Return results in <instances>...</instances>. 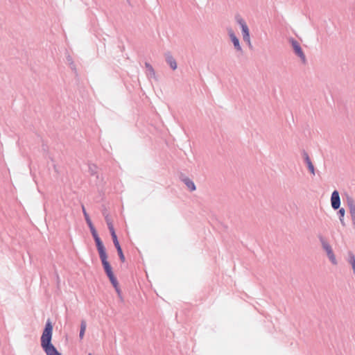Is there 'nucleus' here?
I'll list each match as a JSON object with an SVG mask.
<instances>
[{
	"label": "nucleus",
	"mask_w": 355,
	"mask_h": 355,
	"mask_svg": "<svg viewBox=\"0 0 355 355\" xmlns=\"http://www.w3.org/2000/svg\"><path fill=\"white\" fill-rule=\"evenodd\" d=\"M53 325L49 319L47 320L40 338L41 347L46 355H62L53 345Z\"/></svg>",
	"instance_id": "1"
},
{
	"label": "nucleus",
	"mask_w": 355,
	"mask_h": 355,
	"mask_svg": "<svg viewBox=\"0 0 355 355\" xmlns=\"http://www.w3.org/2000/svg\"><path fill=\"white\" fill-rule=\"evenodd\" d=\"M235 21L241 28L243 40L250 44V31L246 22L240 15H235Z\"/></svg>",
	"instance_id": "2"
},
{
	"label": "nucleus",
	"mask_w": 355,
	"mask_h": 355,
	"mask_svg": "<svg viewBox=\"0 0 355 355\" xmlns=\"http://www.w3.org/2000/svg\"><path fill=\"white\" fill-rule=\"evenodd\" d=\"M319 240L321 243L322 248L326 252L327 255L330 261L331 262V263L333 265H337L338 262L330 244L326 241V239L322 235L319 236Z\"/></svg>",
	"instance_id": "3"
},
{
	"label": "nucleus",
	"mask_w": 355,
	"mask_h": 355,
	"mask_svg": "<svg viewBox=\"0 0 355 355\" xmlns=\"http://www.w3.org/2000/svg\"><path fill=\"white\" fill-rule=\"evenodd\" d=\"M290 42L291 44V46L293 49L295 53L300 58V59L302 60V61L303 62H304L306 61V56H305L299 42L293 38H291L290 40Z\"/></svg>",
	"instance_id": "4"
},
{
	"label": "nucleus",
	"mask_w": 355,
	"mask_h": 355,
	"mask_svg": "<svg viewBox=\"0 0 355 355\" xmlns=\"http://www.w3.org/2000/svg\"><path fill=\"white\" fill-rule=\"evenodd\" d=\"M331 207L334 209H338L340 206V198L339 196V193L337 190H335L332 192L331 196Z\"/></svg>",
	"instance_id": "5"
},
{
	"label": "nucleus",
	"mask_w": 355,
	"mask_h": 355,
	"mask_svg": "<svg viewBox=\"0 0 355 355\" xmlns=\"http://www.w3.org/2000/svg\"><path fill=\"white\" fill-rule=\"evenodd\" d=\"M228 34L234 44L235 49L238 51H242V48L240 45L239 40L238 39V37L236 36L235 33L231 28L228 31Z\"/></svg>",
	"instance_id": "6"
},
{
	"label": "nucleus",
	"mask_w": 355,
	"mask_h": 355,
	"mask_svg": "<svg viewBox=\"0 0 355 355\" xmlns=\"http://www.w3.org/2000/svg\"><path fill=\"white\" fill-rule=\"evenodd\" d=\"M302 155H303V157L304 159L306 164H307L309 170L313 175H315V168L311 161V159H310L308 153L305 150H303Z\"/></svg>",
	"instance_id": "7"
},
{
	"label": "nucleus",
	"mask_w": 355,
	"mask_h": 355,
	"mask_svg": "<svg viewBox=\"0 0 355 355\" xmlns=\"http://www.w3.org/2000/svg\"><path fill=\"white\" fill-rule=\"evenodd\" d=\"M165 58H166V62H167V64L170 66V67L173 70H175L177 69V62H176L175 60L174 59V58L171 54V53L168 52V53H165Z\"/></svg>",
	"instance_id": "8"
},
{
	"label": "nucleus",
	"mask_w": 355,
	"mask_h": 355,
	"mask_svg": "<svg viewBox=\"0 0 355 355\" xmlns=\"http://www.w3.org/2000/svg\"><path fill=\"white\" fill-rule=\"evenodd\" d=\"M94 241L96 243V248H97V250H98V252L99 254V257L106 255L107 254H106L105 248L103 243L102 241L101 240V239L98 238L97 239H95Z\"/></svg>",
	"instance_id": "9"
},
{
	"label": "nucleus",
	"mask_w": 355,
	"mask_h": 355,
	"mask_svg": "<svg viewBox=\"0 0 355 355\" xmlns=\"http://www.w3.org/2000/svg\"><path fill=\"white\" fill-rule=\"evenodd\" d=\"M112 241H113L114 245L117 250L118 255L119 257L120 260L122 262H124L125 261V256L123 253V251H122L121 247L119 244V242L118 241V239H115L114 240H112Z\"/></svg>",
	"instance_id": "10"
},
{
	"label": "nucleus",
	"mask_w": 355,
	"mask_h": 355,
	"mask_svg": "<svg viewBox=\"0 0 355 355\" xmlns=\"http://www.w3.org/2000/svg\"><path fill=\"white\" fill-rule=\"evenodd\" d=\"M99 257H100L101 261L102 262V265H103V269H104L105 272H107V271L111 270L112 267H111L110 263L107 261V254L104 255V256Z\"/></svg>",
	"instance_id": "11"
},
{
	"label": "nucleus",
	"mask_w": 355,
	"mask_h": 355,
	"mask_svg": "<svg viewBox=\"0 0 355 355\" xmlns=\"http://www.w3.org/2000/svg\"><path fill=\"white\" fill-rule=\"evenodd\" d=\"M145 67L147 69V76L149 78H155V72L152 65L148 62H145Z\"/></svg>",
	"instance_id": "12"
},
{
	"label": "nucleus",
	"mask_w": 355,
	"mask_h": 355,
	"mask_svg": "<svg viewBox=\"0 0 355 355\" xmlns=\"http://www.w3.org/2000/svg\"><path fill=\"white\" fill-rule=\"evenodd\" d=\"M182 182L185 184V185L191 191H193L196 190V187L194 182L189 178H183Z\"/></svg>",
	"instance_id": "13"
},
{
	"label": "nucleus",
	"mask_w": 355,
	"mask_h": 355,
	"mask_svg": "<svg viewBox=\"0 0 355 355\" xmlns=\"http://www.w3.org/2000/svg\"><path fill=\"white\" fill-rule=\"evenodd\" d=\"M110 282L112 283V286L114 287L116 291L120 294V289L119 288V283H118V281L116 279V278L115 277V276H113L110 278H109Z\"/></svg>",
	"instance_id": "14"
},
{
	"label": "nucleus",
	"mask_w": 355,
	"mask_h": 355,
	"mask_svg": "<svg viewBox=\"0 0 355 355\" xmlns=\"http://www.w3.org/2000/svg\"><path fill=\"white\" fill-rule=\"evenodd\" d=\"M89 172L90 175H94L97 173V166L94 164H89Z\"/></svg>",
	"instance_id": "15"
},
{
	"label": "nucleus",
	"mask_w": 355,
	"mask_h": 355,
	"mask_svg": "<svg viewBox=\"0 0 355 355\" xmlns=\"http://www.w3.org/2000/svg\"><path fill=\"white\" fill-rule=\"evenodd\" d=\"M107 227H108V229H109V230L110 232L112 240H114L115 239H117V236H116V234L115 233V230H114V226L113 225H110Z\"/></svg>",
	"instance_id": "16"
},
{
	"label": "nucleus",
	"mask_w": 355,
	"mask_h": 355,
	"mask_svg": "<svg viewBox=\"0 0 355 355\" xmlns=\"http://www.w3.org/2000/svg\"><path fill=\"white\" fill-rule=\"evenodd\" d=\"M337 214H338V216L339 218H344L345 217V209L344 208L339 209V210H338Z\"/></svg>",
	"instance_id": "17"
},
{
	"label": "nucleus",
	"mask_w": 355,
	"mask_h": 355,
	"mask_svg": "<svg viewBox=\"0 0 355 355\" xmlns=\"http://www.w3.org/2000/svg\"><path fill=\"white\" fill-rule=\"evenodd\" d=\"M105 220L106 221L107 227H109L110 225H113L111 219L109 218L108 215L105 216Z\"/></svg>",
	"instance_id": "18"
},
{
	"label": "nucleus",
	"mask_w": 355,
	"mask_h": 355,
	"mask_svg": "<svg viewBox=\"0 0 355 355\" xmlns=\"http://www.w3.org/2000/svg\"><path fill=\"white\" fill-rule=\"evenodd\" d=\"M82 210H83V215H84L85 219L89 218V214H87V212L86 211V210H85V208L84 205H82Z\"/></svg>",
	"instance_id": "19"
},
{
	"label": "nucleus",
	"mask_w": 355,
	"mask_h": 355,
	"mask_svg": "<svg viewBox=\"0 0 355 355\" xmlns=\"http://www.w3.org/2000/svg\"><path fill=\"white\" fill-rule=\"evenodd\" d=\"M86 329V322L85 321H82L80 324V331H85Z\"/></svg>",
	"instance_id": "20"
},
{
	"label": "nucleus",
	"mask_w": 355,
	"mask_h": 355,
	"mask_svg": "<svg viewBox=\"0 0 355 355\" xmlns=\"http://www.w3.org/2000/svg\"><path fill=\"white\" fill-rule=\"evenodd\" d=\"M107 276L108 277V278H110L113 276H114L113 272H112V268L107 272H105Z\"/></svg>",
	"instance_id": "21"
},
{
	"label": "nucleus",
	"mask_w": 355,
	"mask_h": 355,
	"mask_svg": "<svg viewBox=\"0 0 355 355\" xmlns=\"http://www.w3.org/2000/svg\"><path fill=\"white\" fill-rule=\"evenodd\" d=\"M85 221H86V223H87V225H88V227H92V226H94V225H93V223H92V220H91L90 218H87V219H85Z\"/></svg>",
	"instance_id": "22"
},
{
	"label": "nucleus",
	"mask_w": 355,
	"mask_h": 355,
	"mask_svg": "<svg viewBox=\"0 0 355 355\" xmlns=\"http://www.w3.org/2000/svg\"><path fill=\"white\" fill-rule=\"evenodd\" d=\"M90 232L92 234L96 233V230L94 227V226L89 227Z\"/></svg>",
	"instance_id": "23"
},
{
	"label": "nucleus",
	"mask_w": 355,
	"mask_h": 355,
	"mask_svg": "<svg viewBox=\"0 0 355 355\" xmlns=\"http://www.w3.org/2000/svg\"><path fill=\"white\" fill-rule=\"evenodd\" d=\"M92 236H93V238H94V240H95V239H97L98 238H100V237L98 236V234H97V232H96V233L92 234Z\"/></svg>",
	"instance_id": "24"
},
{
	"label": "nucleus",
	"mask_w": 355,
	"mask_h": 355,
	"mask_svg": "<svg viewBox=\"0 0 355 355\" xmlns=\"http://www.w3.org/2000/svg\"><path fill=\"white\" fill-rule=\"evenodd\" d=\"M84 334H85V331L80 330L79 337H80V339H82L83 338Z\"/></svg>",
	"instance_id": "25"
},
{
	"label": "nucleus",
	"mask_w": 355,
	"mask_h": 355,
	"mask_svg": "<svg viewBox=\"0 0 355 355\" xmlns=\"http://www.w3.org/2000/svg\"><path fill=\"white\" fill-rule=\"evenodd\" d=\"M340 221V223L341 225L345 227V222L344 220V218H339Z\"/></svg>",
	"instance_id": "26"
},
{
	"label": "nucleus",
	"mask_w": 355,
	"mask_h": 355,
	"mask_svg": "<svg viewBox=\"0 0 355 355\" xmlns=\"http://www.w3.org/2000/svg\"><path fill=\"white\" fill-rule=\"evenodd\" d=\"M88 355H92L91 353H89Z\"/></svg>",
	"instance_id": "27"
}]
</instances>
